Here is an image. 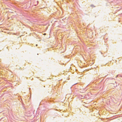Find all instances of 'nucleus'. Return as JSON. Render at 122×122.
I'll return each mask as SVG.
<instances>
[{"label": "nucleus", "instance_id": "20e7f679", "mask_svg": "<svg viewBox=\"0 0 122 122\" xmlns=\"http://www.w3.org/2000/svg\"><path fill=\"white\" fill-rule=\"evenodd\" d=\"M117 76H118V75L117 76H116V77H117Z\"/></svg>", "mask_w": 122, "mask_h": 122}, {"label": "nucleus", "instance_id": "f03ea898", "mask_svg": "<svg viewBox=\"0 0 122 122\" xmlns=\"http://www.w3.org/2000/svg\"><path fill=\"white\" fill-rule=\"evenodd\" d=\"M36 46H37V44H36Z\"/></svg>", "mask_w": 122, "mask_h": 122}, {"label": "nucleus", "instance_id": "f257e3e1", "mask_svg": "<svg viewBox=\"0 0 122 122\" xmlns=\"http://www.w3.org/2000/svg\"><path fill=\"white\" fill-rule=\"evenodd\" d=\"M37 4H38V1H37Z\"/></svg>", "mask_w": 122, "mask_h": 122}, {"label": "nucleus", "instance_id": "39448f33", "mask_svg": "<svg viewBox=\"0 0 122 122\" xmlns=\"http://www.w3.org/2000/svg\"><path fill=\"white\" fill-rule=\"evenodd\" d=\"M29 89L30 90V88H29Z\"/></svg>", "mask_w": 122, "mask_h": 122}, {"label": "nucleus", "instance_id": "7ed1b4c3", "mask_svg": "<svg viewBox=\"0 0 122 122\" xmlns=\"http://www.w3.org/2000/svg\"><path fill=\"white\" fill-rule=\"evenodd\" d=\"M93 6V5H91V6Z\"/></svg>", "mask_w": 122, "mask_h": 122}]
</instances>
